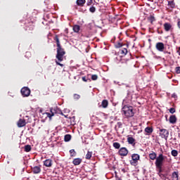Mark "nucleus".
Wrapping results in <instances>:
<instances>
[{
  "label": "nucleus",
  "instance_id": "1",
  "mask_svg": "<svg viewBox=\"0 0 180 180\" xmlns=\"http://www.w3.org/2000/svg\"><path fill=\"white\" fill-rule=\"evenodd\" d=\"M122 113L124 115L127 119L133 117L134 116V111L133 110V106L124 105L122 108Z\"/></svg>",
  "mask_w": 180,
  "mask_h": 180
},
{
  "label": "nucleus",
  "instance_id": "2",
  "mask_svg": "<svg viewBox=\"0 0 180 180\" xmlns=\"http://www.w3.org/2000/svg\"><path fill=\"white\" fill-rule=\"evenodd\" d=\"M64 56H65V51L63 49L62 46L57 48V53H56V58L58 61H63Z\"/></svg>",
  "mask_w": 180,
  "mask_h": 180
},
{
  "label": "nucleus",
  "instance_id": "3",
  "mask_svg": "<svg viewBox=\"0 0 180 180\" xmlns=\"http://www.w3.org/2000/svg\"><path fill=\"white\" fill-rule=\"evenodd\" d=\"M165 158H167V156H164L162 153L159 154L155 162V167H162Z\"/></svg>",
  "mask_w": 180,
  "mask_h": 180
},
{
  "label": "nucleus",
  "instance_id": "4",
  "mask_svg": "<svg viewBox=\"0 0 180 180\" xmlns=\"http://www.w3.org/2000/svg\"><path fill=\"white\" fill-rule=\"evenodd\" d=\"M140 160V155L134 153L131 155V160H130L131 165H133L134 167H136L137 165V163L139 162V160Z\"/></svg>",
  "mask_w": 180,
  "mask_h": 180
},
{
  "label": "nucleus",
  "instance_id": "5",
  "mask_svg": "<svg viewBox=\"0 0 180 180\" xmlns=\"http://www.w3.org/2000/svg\"><path fill=\"white\" fill-rule=\"evenodd\" d=\"M160 136L162 139L165 140H168V136H169V131L165 129H160Z\"/></svg>",
  "mask_w": 180,
  "mask_h": 180
},
{
  "label": "nucleus",
  "instance_id": "6",
  "mask_svg": "<svg viewBox=\"0 0 180 180\" xmlns=\"http://www.w3.org/2000/svg\"><path fill=\"white\" fill-rule=\"evenodd\" d=\"M30 89H29V87H22L20 90V93L22 96H23V98H27V96H30Z\"/></svg>",
  "mask_w": 180,
  "mask_h": 180
},
{
  "label": "nucleus",
  "instance_id": "7",
  "mask_svg": "<svg viewBox=\"0 0 180 180\" xmlns=\"http://www.w3.org/2000/svg\"><path fill=\"white\" fill-rule=\"evenodd\" d=\"M118 154L121 157H126L129 154V150L125 147H122L119 150Z\"/></svg>",
  "mask_w": 180,
  "mask_h": 180
},
{
  "label": "nucleus",
  "instance_id": "8",
  "mask_svg": "<svg viewBox=\"0 0 180 180\" xmlns=\"http://www.w3.org/2000/svg\"><path fill=\"white\" fill-rule=\"evenodd\" d=\"M155 47H156V50L158 51H160V52L164 51V50L165 49V46L164 45V43H162V42L156 43Z\"/></svg>",
  "mask_w": 180,
  "mask_h": 180
},
{
  "label": "nucleus",
  "instance_id": "9",
  "mask_svg": "<svg viewBox=\"0 0 180 180\" xmlns=\"http://www.w3.org/2000/svg\"><path fill=\"white\" fill-rule=\"evenodd\" d=\"M18 127H25L26 126V120L20 119L17 122Z\"/></svg>",
  "mask_w": 180,
  "mask_h": 180
},
{
  "label": "nucleus",
  "instance_id": "10",
  "mask_svg": "<svg viewBox=\"0 0 180 180\" xmlns=\"http://www.w3.org/2000/svg\"><path fill=\"white\" fill-rule=\"evenodd\" d=\"M32 172L33 174H40L41 172V167L40 166H34L32 167Z\"/></svg>",
  "mask_w": 180,
  "mask_h": 180
},
{
  "label": "nucleus",
  "instance_id": "11",
  "mask_svg": "<svg viewBox=\"0 0 180 180\" xmlns=\"http://www.w3.org/2000/svg\"><path fill=\"white\" fill-rule=\"evenodd\" d=\"M26 30H28L29 32H32V30H34V23L33 22H29L26 25Z\"/></svg>",
  "mask_w": 180,
  "mask_h": 180
},
{
  "label": "nucleus",
  "instance_id": "12",
  "mask_svg": "<svg viewBox=\"0 0 180 180\" xmlns=\"http://www.w3.org/2000/svg\"><path fill=\"white\" fill-rule=\"evenodd\" d=\"M163 26L165 32H169L172 29V25L169 22H165Z\"/></svg>",
  "mask_w": 180,
  "mask_h": 180
},
{
  "label": "nucleus",
  "instance_id": "13",
  "mask_svg": "<svg viewBox=\"0 0 180 180\" xmlns=\"http://www.w3.org/2000/svg\"><path fill=\"white\" fill-rule=\"evenodd\" d=\"M44 165L45 167H50L53 165V160L51 159H46L44 162Z\"/></svg>",
  "mask_w": 180,
  "mask_h": 180
},
{
  "label": "nucleus",
  "instance_id": "14",
  "mask_svg": "<svg viewBox=\"0 0 180 180\" xmlns=\"http://www.w3.org/2000/svg\"><path fill=\"white\" fill-rule=\"evenodd\" d=\"M169 122L172 124H175V123H176V115H171L169 117Z\"/></svg>",
  "mask_w": 180,
  "mask_h": 180
},
{
  "label": "nucleus",
  "instance_id": "15",
  "mask_svg": "<svg viewBox=\"0 0 180 180\" xmlns=\"http://www.w3.org/2000/svg\"><path fill=\"white\" fill-rule=\"evenodd\" d=\"M149 158L153 161H154V160H157V153H155V152L151 151V153H149Z\"/></svg>",
  "mask_w": 180,
  "mask_h": 180
},
{
  "label": "nucleus",
  "instance_id": "16",
  "mask_svg": "<svg viewBox=\"0 0 180 180\" xmlns=\"http://www.w3.org/2000/svg\"><path fill=\"white\" fill-rule=\"evenodd\" d=\"M153 131H154V129L151 127H147L146 128H145V132L149 136L153 133Z\"/></svg>",
  "mask_w": 180,
  "mask_h": 180
},
{
  "label": "nucleus",
  "instance_id": "17",
  "mask_svg": "<svg viewBox=\"0 0 180 180\" xmlns=\"http://www.w3.org/2000/svg\"><path fill=\"white\" fill-rule=\"evenodd\" d=\"M101 106L104 109H106V108H108V106H109V101H108V100H103L101 102Z\"/></svg>",
  "mask_w": 180,
  "mask_h": 180
},
{
  "label": "nucleus",
  "instance_id": "18",
  "mask_svg": "<svg viewBox=\"0 0 180 180\" xmlns=\"http://www.w3.org/2000/svg\"><path fill=\"white\" fill-rule=\"evenodd\" d=\"M82 162V159L81 158H75L72 161V164L75 165H79Z\"/></svg>",
  "mask_w": 180,
  "mask_h": 180
},
{
  "label": "nucleus",
  "instance_id": "19",
  "mask_svg": "<svg viewBox=\"0 0 180 180\" xmlns=\"http://www.w3.org/2000/svg\"><path fill=\"white\" fill-rule=\"evenodd\" d=\"M53 40L56 41L57 48L61 47V44L60 43V39L58 38V35H56L55 37L53 38Z\"/></svg>",
  "mask_w": 180,
  "mask_h": 180
},
{
  "label": "nucleus",
  "instance_id": "20",
  "mask_svg": "<svg viewBox=\"0 0 180 180\" xmlns=\"http://www.w3.org/2000/svg\"><path fill=\"white\" fill-rule=\"evenodd\" d=\"M86 0H77L76 4L77 6H84L85 5Z\"/></svg>",
  "mask_w": 180,
  "mask_h": 180
},
{
  "label": "nucleus",
  "instance_id": "21",
  "mask_svg": "<svg viewBox=\"0 0 180 180\" xmlns=\"http://www.w3.org/2000/svg\"><path fill=\"white\" fill-rule=\"evenodd\" d=\"M72 138V136H71V134H66L64 136V141H65V143H68V141H71V139Z\"/></svg>",
  "mask_w": 180,
  "mask_h": 180
},
{
  "label": "nucleus",
  "instance_id": "22",
  "mask_svg": "<svg viewBox=\"0 0 180 180\" xmlns=\"http://www.w3.org/2000/svg\"><path fill=\"white\" fill-rule=\"evenodd\" d=\"M179 172H174L172 175V178L173 180H179Z\"/></svg>",
  "mask_w": 180,
  "mask_h": 180
},
{
  "label": "nucleus",
  "instance_id": "23",
  "mask_svg": "<svg viewBox=\"0 0 180 180\" xmlns=\"http://www.w3.org/2000/svg\"><path fill=\"white\" fill-rule=\"evenodd\" d=\"M148 20L151 23V25H153L154 22H155V17H154V15H150L148 17Z\"/></svg>",
  "mask_w": 180,
  "mask_h": 180
},
{
  "label": "nucleus",
  "instance_id": "24",
  "mask_svg": "<svg viewBox=\"0 0 180 180\" xmlns=\"http://www.w3.org/2000/svg\"><path fill=\"white\" fill-rule=\"evenodd\" d=\"M80 29H81V27H79V25H75L73 26V31L75 32V33H78Z\"/></svg>",
  "mask_w": 180,
  "mask_h": 180
},
{
  "label": "nucleus",
  "instance_id": "25",
  "mask_svg": "<svg viewBox=\"0 0 180 180\" xmlns=\"http://www.w3.org/2000/svg\"><path fill=\"white\" fill-rule=\"evenodd\" d=\"M24 150L25 153H30V151H32V146L30 145L25 146Z\"/></svg>",
  "mask_w": 180,
  "mask_h": 180
},
{
  "label": "nucleus",
  "instance_id": "26",
  "mask_svg": "<svg viewBox=\"0 0 180 180\" xmlns=\"http://www.w3.org/2000/svg\"><path fill=\"white\" fill-rule=\"evenodd\" d=\"M120 54H122V56H126L127 54V48H122L120 50Z\"/></svg>",
  "mask_w": 180,
  "mask_h": 180
},
{
  "label": "nucleus",
  "instance_id": "27",
  "mask_svg": "<svg viewBox=\"0 0 180 180\" xmlns=\"http://www.w3.org/2000/svg\"><path fill=\"white\" fill-rule=\"evenodd\" d=\"M127 141L129 144H134V141H136V139L134 138L129 136L127 138Z\"/></svg>",
  "mask_w": 180,
  "mask_h": 180
},
{
  "label": "nucleus",
  "instance_id": "28",
  "mask_svg": "<svg viewBox=\"0 0 180 180\" xmlns=\"http://www.w3.org/2000/svg\"><path fill=\"white\" fill-rule=\"evenodd\" d=\"M50 112H46V115L47 116V117H49V119H51V117H53V116H54V113L53 112V108H51L50 110Z\"/></svg>",
  "mask_w": 180,
  "mask_h": 180
},
{
  "label": "nucleus",
  "instance_id": "29",
  "mask_svg": "<svg viewBox=\"0 0 180 180\" xmlns=\"http://www.w3.org/2000/svg\"><path fill=\"white\" fill-rule=\"evenodd\" d=\"M91 158H92V152L88 151L86 155V160H91Z\"/></svg>",
  "mask_w": 180,
  "mask_h": 180
},
{
  "label": "nucleus",
  "instance_id": "30",
  "mask_svg": "<svg viewBox=\"0 0 180 180\" xmlns=\"http://www.w3.org/2000/svg\"><path fill=\"white\" fill-rule=\"evenodd\" d=\"M168 6H169L170 8H175V2H174V1H169Z\"/></svg>",
  "mask_w": 180,
  "mask_h": 180
},
{
  "label": "nucleus",
  "instance_id": "31",
  "mask_svg": "<svg viewBox=\"0 0 180 180\" xmlns=\"http://www.w3.org/2000/svg\"><path fill=\"white\" fill-rule=\"evenodd\" d=\"M158 176H160V178H161L162 179L165 180V179L167 178V176H168V174H162V173H159Z\"/></svg>",
  "mask_w": 180,
  "mask_h": 180
},
{
  "label": "nucleus",
  "instance_id": "32",
  "mask_svg": "<svg viewBox=\"0 0 180 180\" xmlns=\"http://www.w3.org/2000/svg\"><path fill=\"white\" fill-rule=\"evenodd\" d=\"M70 157H75V155H77V152H75V150L74 149H71L70 150Z\"/></svg>",
  "mask_w": 180,
  "mask_h": 180
},
{
  "label": "nucleus",
  "instance_id": "33",
  "mask_svg": "<svg viewBox=\"0 0 180 180\" xmlns=\"http://www.w3.org/2000/svg\"><path fill=\"white\" fill-rule=\"evenodd\" d=\"M113 147L114 148L119 149L120 148V143L119 142H115L113 143Z\"/></svg>",
  "mask_w": 180,
  "mask_h": 180
},
{
  "label": "nucleus",
  "instance_id": "34",
  "mask_svg": "<svg viewBox=\"0 0 180 180\" xmlns=\"http://www.w3.org/2000/svg\"><path fill=\"white\" fill-rule=\"evenodd\" d=\"M171 154L173 157H178V150H172Z\"/></svg>",
  "mask_w": 180,
  "mask_h": 180
},
{
  "label": "nucleus",
  "instance_id": "35",
  "mask_svg": "<svg viewBox=\"0 0 180 180\" xmlns=\"http://www.w3.org/2000/svg\"><path fill=\"white\" fill-rule=\"evenodd\" d=\"M158 169V174L160 175V174H162V166H155Z\"/></svg>",
  "mask_w": 180,
  "mask_h": 180
},
{
  "label": "nucleus",
  "instance_id": "36",
  "mask_svg": "<svg viewBox=\"0 0 180 180\" xmlns=\"http://www.w3.org/2000/svg\"><path fill=\"white\" fill-rule=\"evenodd\" d=\"M96 11V8H95V6H92L91 7L89 8V12H91V13H95Z\"/></svg>",
  "mask_w": 180,
  "mask_h": 180
},
{
  "label": "nucleus",
  "instance_id": "37",
  "mask_svg": "<svg viewBox=\"0 0 180 180\" xmlns=\"http://www.w3.org/2000/svg\"><path fill=\"white\" fill-rule=\"evenodd\" d=\"M115 49H120V47H123V44L120 42H117V44H115Z\"/></svg>",
  "mask_w": 180,
  "mask_h": 180
},
{
  "label": "nucleus",
  "instance_id": "38",
  "mask_svg": "<svg viewBox=\"0 0 180 180\" xmlns=\"http://www.w3.org/2000/svg\"><path fill=\"white\" fill-rule=\"evenodd\" d=\"M169 112L172 115H174V113H175V112H176V110H175V108H171L170 109H169Z\"/></svg>",
  "mask_w": 180,
  "mask_h": 180
},
{
  "label": "nucleus",
  "instance_id": "39",
  "mask_svg": "<svg viewBox=\"0 0 180 180\" xmlns=\"http://www.w3.org/2000/svg\"><path fill=\"white\" fill-rule=\"evenodd\" d=\"M91 79L92 81H96V79H98V76L96 75H93L91 76Z\"/></svg>",
  "mask_w": 180,
  "mask_h": 180
},
{
  "label": "nucleus",
  "instance_id": "40",
  "mask_svg": "<svg viewBox=\"0 0 180 180\" xmlns=\"http://www.w3.org/2000/svg\"><path fill=\"white\" fill-rule=\"evenodd\" d=\"M176 74H180V67L175 68Z\"/></svg>",
  "mask_w": 180,
  "mask_h": 180
},
{
  "label": "nucleus",
  "instance_id": "41",
  "mask_svg": "<svg viewBox=\"0 0 180 180\" xmlns=\"http://www.w3.org/2000/svg\"><path fill=\"white\" fill-rule=\"evenodd\" d=\"M94 0H88L87 1V6H91L92 5V2Z\"/></svg>",
  "mask_w": 180,
  "mask_h": 180
},
{
  "label": "nucleus",
  "instance_id": "42",
  "mask_svg": "<svg viewBox=\"0 0 180 180\" xmlns=\"http://www.w3.org/2000/svg\"><path fill=\"white\" fill-rule=\"evenodd\" d=\"M79 98H81V96H79V94H74V99H79Z\"/></svg>",
  "mask_w": 180,
  "mask_h": 180
},
{
  "label": "nucleus",
  "instance_id": "43",
  "mask_svg": "<svg viewBox=\"0 0 180 180\" xmlns=\"http://www.w3.org/2000/svg\"><path fill=\"white\" fill-rule=\"evenodd\" d=\"M157 32H158V34H162V33H164L162 30H160V28H158Z\"/></svg>",
  "mask_w": 180,
  "mask_h": 180
},
{
  "label": "nucleus",
  "instance_id": "44",
  "mask_svg": "<svg viewBox=\"0 0 180 180\" xmlns=\"http://www.w3.org/2000/svg\"><path fill=\"white\" fill-rule=\"evenodd\" d=\"M56 63L57 65H60V67H64V65L63 63H60L58 60H56Z\"/></svg>",
  "mask_w": 180,
  "mask_h": 180
},
{
  "label": "nucleus",
  "instance_id": "45",
  "mask_svg": "<svg viewBox=\"0 0 180 180\" xmlns=\"http://www.w3.org/2000/svg\"><path fill=\"white\" fill-rule=\"evenodd\" d=\"M82 81H84V82H88V79H86V77H82Z\"/></svg>",
  "mask_w": 180,
  "mask_h": 180
},
{
  "label": "nucleus",
  "instance_id": "46",
  "mask_svg": "<svg viewBox=\"0 0 180 180\" xmlns=\"http://www.w3.org/2000/svg\"><path fill=\"white\" fill-rule=\"evenodd\" d=\"M177 27L180 30V19L177 20Z\"/></svg>",
  "mask_w": 180,
  "mask_h": 180
},
{
  "label": "nucleus",
  "instance_id": "47",
  "mask_svg": "<svg viewBox=\"0 0 180 180\" xmlns=\"http://www.w3.org/2000/svg\"><path fill=\"white\" fill-rule=\"evenodd\" d=\"M177 53H179V56H180V46L178 48Z\"/></svg>",
  "mask_w": 180,
  "mask_h": 180
},
{
  "label": "nucleus",
  "instance_id": "48",
  "mask_svg": "<svg viewBox=\"0 0 180 180\" xmlns=\"http://www.w3.org/2000/svg\"><path fill=\"white\" fill-rule=\"evenodd\" d=\"M172 98H177L176 94H172Z\"/></svg>",
  "mask_w": 180,
  "mask_h": 180
},
{
  "label": "nucleus",
  "instance_id": "49",
  "mask_svg": "<svg viewBox=\"0 0 180 180\" xmlns=\"http://www.w3.org/2000/svg\"><path fill=\"white\" fill-rule=\"evenodd\" d=\"M116 180H122L120 178H117Z\"/></svg>",
  "mask_w": 180,
  "mask_h": 180
}]
</instances>
